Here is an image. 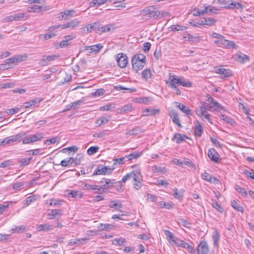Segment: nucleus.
<instances>
[{
	"instance_id": "1",
	"label": "nucleus",
	"mask_w": 254,
	"mask_h": 254,
	"mask_svg": "<svg viewBox=\"0 0 254 254\" xmlns=\"http://www.w3.org/2000/svg\"><path fill=\"white\" fill-rule=\"evenodd\" d=\"M168 80L165 81L168 86H171L178 84L183 87H190L192 86V83L188 80H186L183 76H178L172 73H169Z\"/></svg>"
},
{
	"instance_id": "2",
	"label": "nucleus",
	"mask_w": 254,
	"mask_h": 254,
	"mask_svg": "<svg viewBox=\"0 0 254 254\" xmlns=\"http://www.w3.org/2000/svg\"><path fill=\"white\" fill-rule=\"evenodd\" d=\"M131 63L133 69L137 72L144 66L145 56L142 54H136L132 58Z\"/></svg>"
},
{
	"instance_id": "3",
	"label": "nucleus",
	"mask_w": 254,
	"mask_h": 254,
	"mask_svg": "<svg viewBox=\"0 0 254 254\" xmlns=\"http://www.w3.org/2000/svg\"><path fill=\"white\" fill-rule=\"evenodd\" d=\"M139 12L140 14L147 16L149 18H157L160 15V12L156 10L155 7L153 6L146 7Z\"/></svg>"
},
{
	"instance_id": "4",
	"label": "nucleus",
	"mask_w": 254,
	"mask_h": 254,
	"mask_svg": "<svg viewBox=\"0 0 254 254\" xmlns=\"http://www.w3.org/2000/svg\"><path fill=\"white\" fill-rule=\"evenodd\" d=\"M129 180H132V182L138 180H142V176L139 169H135L126 174L122 179L121 182L125 183Z\"/></svg>"
},
{
	"instance_id": "5",
	"label": "nucleus",
	"mask_w": 254,
	"mask_h": 254,
	"mask_svg": "<svg viewBox=\"0 0 254 254\" xmlns=\"http://www.w3.org/2000/svg\"><path fill=\"white\" fill-rule=\"evenodd\" d=\"M196 114L200 117L203 121H207L210 124H212L211 119L210 118V115L207 111L205 110V107L199 106L195 110Z\"/></svg>"
},
{
	"instance_id": "6",
	"label": "nucleus",
	"mask_w": 254,
	"mask_h": 254,
	"mask_svg": "<svg viewBox=\"0 0 254 254\" xmlns=\"http://www.w3.org/2000/svg\"><path fill=\"white\" fill-rule=\"evenodd\" d=\"M116 60L118 65L121 68L126 67L128 63L127 56L123 53H119L116 56Z\"/></svg>"
},
{
	"instance_id": "7",
	"label": "nucleus",
	"mask_w": 254,
	"mask_h": 254,
	"mask_svg": "<svg viewBox=\"0 0 254 254\" xmlns=\"http://www.w3.org/2000/svg\"><path fill=\"white\" fill-rule=\"evenodd\" d=\"M43 138V133H38L35 134L29 135L24 138L22 140L23 144H30L36 141H40Z\"/></svg>"
},
{
	"instance_id": "8",
	"label": "nucleus",
	"mask_w": 254,
	"mask_h": 254,
	"mask_svg": "<svg viewBox=\"0 0 254 254\" xmlns=\"http://www.w3.org/2000/svg\"><path fill=\"white\" fill-rule=\"evenodd\" d=\"M214 43L219 46L224 47L227 48H233V49H236L237 48V46L235 43L231 41L224 39L223 38L215 41Z\"/></svg>"
},
{
	"instance_id": "9",
	"label": "nucleus",
	"mask_w": 254,
	"mask_h": 254,
	"mask_svg": "<svg viewBox=\"0 0 254 254\" xmlns=\"http://www.w3.org/2000/svg\"><path fill=\"white\" fill-rule=\"evenodd\" d=\"M26 134L27 133L25 132H21L16 135L10 136L4 138L2 143L9 144L12 142L20 141L21 138L25 136Z\"/></svg>"
},
{
	"instance_id": "10",
	"label": "nucleus",
	"mask_w": 254,
	"mask_h": 254,
	"mask_svg": "<svg viewBox=\"0 0 254 254\" xmlns=\"http://www.w3.org/2000/svg\"><path fill=\"white\" fill-rule=\"evenodd\" d=\"M115 168L113 167L112 168H110L108 166H105L103 168H100L98 167L93 173V176L95 175H106L111 174L112 171L114 170Z\"/></svg>"
},
{
	"instance_id": "11",
	"label": "nucleus",
	"mask_w": 254,
	"mask_h": 254,
	"mask_svg": "<svg viewBox=\"0 0 254 254\" xmlns=\"http://www.w3.org/2000/svg\"><path fill=\"white\" fill-rule=\"evenodd\" d=\"M103 48V46H102L100 44H97L96 45H93L90 46H86L84 47V51L86 52L87 54H91V53H98L101 49Z\"/></svg>"
},
{
	"instance_id": "12",
	"label": "nucleus",
	"mask_w": 254,
	"mask_h": 254,
	"mask_svg": "<svg viewBox=\"0 0 254 254\" xmlns=\"http://www.w3.org/2000/svg\"><path fill=\"white\" fill-rule=\"evenodd\" d=\"M78 14H75V10L73 9L66 10L64 11H62L59 14L58 17L60 19H67L70 17L77 16Z\"/></svg>"
},
{
	"instance_id": "13",
	"label": "nucleus",
	"mask_w": 254,
	"mask_h": 254,
	"mask_svg": "<svg viewBox=\"0 0 254 254\" xmlns=\"http://www.w3.org/2000/svg\"><path fill=\"white\" fill-rule=\"evenodd\" d=\"M208 156L211 161L217 163L220 160V155L213 148H210L208 150Z\"/></svg>"
},
{
	"instance_id": "14",
	"label": "nucleus",
	"mask_w": 254,
	"mask_h": 254,
	"mask_svg": "<svg viewBox=\"0 0 254 254\" xmlns=\"http://www.w3.org/2000/svg\"><path fill=\"white\" fill-rule=\"evenodd\" d=\"M198 254H207L208 252V247L205 241L201 242L197 248Z\"/></svg>"
},
{
	"instance_id": "15",
	"label": "nucleus",
	"mask_w": 254,
	"mask_h": 254,
	"mask_svg": "<svg viewBox=\"0 0 254 254\" xmlns=\"http://www.w3.org/2000/svg\"><path fill=\"white\" fill-rule=\"evenodd\" d=\"M164 233L169 243L171 245H174L178 238L169 230H165Z\"/></svg>"
},
{
	"instance_id": "16",
	"label": "nucleus",
	"mask_w": 254,
	"mask_h": 254,
	"mask_svg": "<svg viewBox=\"0 0 254 254\" xmlns=\"http://www.w3.org/2000/svg\"><path fill=\"white\" fill-rule=\"evenodd\" d=\"M216 73L220 74L222 77H228L232 75L230 70L223 68H218L216 69Z\"/></svg>"
},
{
	"instance_id": "17",
	"label": "nucleus",
	"mask_w": 254,
	"mask_h": 254,
	"mask_svg": "<svg viewBox=\"0 0 254 254\" xmlns=\"http://www.w3.org/2000/svg\"><path fill=\"white\" fill-rule=\"evenodd\" d=\"M203 132V128L200 123L196 121L195 123V126L194 128V134L195 136L200 137Z\"/></svg>"
},
{
	"instance_id": "18",
	"label": "nucleus",
	"mask_w": 254,
	"mask_h": 254,
	"mask_svg": "<svg viewBox=\"0 0 254 254\" xmlns=\"http://www.w3.org/2000/svg\"><path fill=\"white\" fill-rule=\"evenodd\" d=\"M207 101L211 104V106H212V108L214 109V111H216L217 110L224 109V107L211 97L210 96L208 98Z\"/></svg>"
},
{
	"instance_id": "19",
	"label": "nucleus",
	"mask_w": 254,
	"mask_h": 254,
	"mask_svg": "<svg viewBox=\"0 0 254 254\" xmlns=\"http://www.w3.org/2000/svg\"><path fill=\"white\" fill-rule=\"evenodd\" d=\"M99 24L97 22L87 25L84 28H83V32L84 33L91 32L93 30H95L98 26Z\"/></svg>"
},
{
	"instance_id": "20",
	"label": "nucleus",
	"mask_w": 254,
	"mask_h": 254,
	"mask_svg": "<svg viewBox=\"0 0 254 254\" xmlns=\"http://www.w3.org/2000/svg\"><path fill=\"white\" fill-rule=\"evenodd\" d=\"M47 9L45 7L38 5H34L29 6L27 8V11L29 12H38L42 10H46Z\"/></svg>"
},
{
	"instance_id": "21",
	"label": "nucleus",
	"mask_w": 254,
	"mask_h": 254,
	"mask_svg": "<svg viewBox=\"0 0 254 254\" xmlns=\"http://www.w3.org/2000/svg\"><path fill=\"white\" fill-rule=\"evenodd\" d=\"M201 178L209 182L215 184L218 182V180L214 177H212L209 174L204 172L201 174Z\"/></svg>"
},
{
	"instance_id": "22",
	"label": "nucleus",
	"mask_w": 254,
	"mask_h": 254,
	"mask_svg": "<svg viewBox=\"0 0 254 254\" xmlns=\"http://www.w3.org/2000/svg\"><path fill=\"white\" fill-rule=\"evenodd\" d=\"M187 138L188 137L184 134L176 133L172 138V140L175 141L178 144H180L185 141V139Z\"/></svg>"
},
{
	"instance_id": "23",
	"label": "nucleus",
	"mask_w": 254,
	"mask_h": 254,
	"mask_svg": "<svg viewBox=\"0 0 254 254\" xmlns=\"http://www.w3.org/2000/svg\"><path fill=\"white\" fill-rule=\"evenodd\" d=\"M101 183L104 184L103 185H102L104 190H107L113 187L114 184L113 180H111L108 179H104L102 181H101Z\"/></svg>"
},
{
	"instance_id": "24",
	"label": "nucleus",
	"mask_w": 254,
	"mask_h": 254,
	"mask_svg": "<svg viewBox=\"0 0 254 254\" xmlns=\"http://www.w3.org/2000/svg\"><path fill=\"white\" fill-rule=\"evenodd\" d=\"M152 76V72L150 68H146L142 71L141 77L146 81L150 79Z\"/></svg>"
},
{
	"instance_id": "25",
	"label": "nucleus",
	"mask_w": 254,
	"mask_h": 254,
	"mask_svg": "<svg viewBox=\"0 0 254 254\" xmlns=\"http://www.w3.org/2000/svg\"><path fill=\"white\" fill-rule=\"evenodd\" d=\"M111 119V116L101 117L96 121L95 124L98 126L107 124Z\"/></svg>"
},
{
	"instance_id": "26",
	"label": "nucleus",
	"mask_w": 254,
	"mask_h": 254,
	"mask_svg": "<svg viewBox=\"0 0 254 254\" xmlns=\"http://www.w3.org/2000/svg\"><path fill=\"white\" fill-rule=\"evenodd\" d=\"M169 116L172 119L173 122L175 124H176L179 127H181L178 115L175 111H171L170 112Z\"/></svg>"
},
{
	"instance_id": "27",
	"label": "nucleus",
	"mask_w": 254,
	"mask_h": 254,
	"mask_svg": "<svg viewBox=\"0 0 254 254\" xmlns=\"http://www.w3.org/2000/svg\"><path fill=\"white\" fill-rule=\"evenodd\" d=\"M62 214V211L60 210L52 209L48 214V219H53L54 217L58 216L60 217Z\"/></svg>"
},
{
	"instance_id": "28",
	"label": "nucleus",
	"mask_w": 254,
	"mask_h": 254,
	"mask_svg": "<svg viewBox=\"0 0 254 254\" xmlns=\"http://www.w3.org/2000/svg\"><path fill=\"white\" fill-rule=\"evenodd\" d=\"M187 28V27L185 26L178 24L172 25L168 28L170 31H184Z\"/></svg>"
},
{
	"instance_id": "29",
	"label": "nucleus",
	"mask_w": 254,
	"mask_h": 254,
	"mask_svg": "<svg viewBox=\"0 0 254 254\" xmlns=\"http://www.w3.org/2000/svg\"><path fill=\"white\" fill-rule=\"evenodd\" d=\"M109 0H93L89 3L90 7H95L106 3Z\"/></svg>"
},
{
	"instance_id": "30",
	"label": "nucleus",
	"mask_w": 254,
	"mask_h": 254,
	"mask_svg": "<svg viewBox=\"0 0 254 254\" xmlns=\"http://www.w3.org/2000/svg\"><path fill=\"white\" fill-rule=\"evenodd\" d=\"M143 131L142 129L139 127H136L127 133V135H136Z\"/></svg>"
},
{
	"instance_id": "31",
	"label": "nucleus",
	"mask_w": 254,
	"mask_h": 254,
	"mask_svg": "<svg viewBox=\"0 0 254 254\" xmlns=\"http://www.w3.org/2000/svg\"><path fill=\"white\" fill-rule=\"evenodd\" d=\"M82 195V193L77 190H71L67 193L68 197L73 198H81Z\"/></svg>"
},
{
	"instance_id": "32",
	"label": "nucleus",
	"mask_w": 254,
	"mask_h": 254,
	"mask_svg": "<svg viewBox=\"0 0 254 254\" xmlns=\"http://www.w3.org/2000/svg\"><path fill=\"white\" fill-rule=\"evenodd\" d=\"M38 229L39 231H47L53 230V225H50L48 224H41L38 226Z\"/></svg>"
},
{
	"instance_id": "33",
	"label": "nucleus",
	"mask_w": 254,
	"mask_h": 254,
	"mask_svg": "<svg viewBox=\"0 0 254 254\" xmlns=\"http://www.w3.org/2000/svg\"><path fill=\"white\" fill-rule=\"evenodd\" d=\"M235 189L237 191L243 196L246 197L247 196L248 193L245 188H242L238 185H236L235 186Z\"/></svg>"
},
{
	"instance_id": "34",
	"label": "nucleus",
	"mask_w": 254,
	"mask_h": 254,
	"mask_svg": "<svg viewBox=\"0 0 254 254\" xmlns=\"http://www.w3.org/2000/svg\"><path fill=\"white\" fill-rule=\"evenodd\" d=\"M42 101L41 99H36L32 100H31L29 102H27L24 103V107L25 108H28L36 104L37 102L40 103Z\"/></svg>"
},
{
	"instance_id": "35",
	"label": "nucleus",
	"mask_w": 254,
	"mask_h": 254,
	"mask_svg": "<svg viewBox=\"0 0 254 254\" xmlns=\"http://www.w3.org/2000/svg\"><path fill=\"white\" fill-rule=\"evenodd\" d=\"M219 238L220 235L218 232L217 230L214 231L212 233V239L214 246H218V243L219 240Z\"/></svg>"
},
{
	"instance_id": "36",
	"label": "nucleus",
	"mask_w": 254,
	"mask_h": 254,
	"mask_svg": "<svg viewBox=\"0 0 254 254\" xmlns=\"http://www.w3.org/2000/svg\"><path fill=\"white\" fill-rule=\"evenodd\" d=\"M122 206V204L118 200L110 201L109 205L110 208H115L116 210H118L119 208H121Z\"/></svg>"
},
{
	"instance_id": "37",
	"label": "nucleus",
	"mask_w": 254,
	"mask_h": 254,
	"mask_svg": "<svg viewBox=\"0 0 254 254\" xmlns=\"http://www.w3.org/2000/svg\"><path fill=\"white\" fill-rule=\"evenodd\" d=\"M237 60L240 63H244L249 60V57L243 53H240L237 57Z\"/></svg>"
},
{
	"instance_id": "38",
	"label": "nucleus",
	"mask_w": 254,
	"mask_h": 254,
	"mask_svg": "<svg viewBox=\"0 0 254 254\" xmlns=\"http://www.w3.org/2000/svg\"><path fill=\"white\" fill-rule=\"evenodd\" d=\"M127 161L126 156L124 157H122L119 158L114 159H113V165H122L125 163V162Z\"/></svg>"
},
{
	"instance_id": "39",
	"label": "nucleus",
	"mask_w": 254,
	"mask_h": 254,
	"mask_svg": "<svg viewBox=\"0 0 254 254\" xmlns=\"http://www.w3.org/2000/svg\"><path fill=\"white\" fill-rule=\"evenodd\" d=\"M98 228L101 230L109 231L113 228V225L109 224L100 223L98 226Z\"/></svg>"
},
{
	"instance_id": "40",
	"label": "nucleus",
	"mask_w": 254,
	"mask_h": 254,
	"mask_svg": "<svg viewBox=\"0 0 254 254\" xmlns=\"http://www.w3.org/2000/svg\"><path fill=\"white\" fill-rule=\"evenodd\" d=\"M177 107L179 108L183 113H185L186 114L188 115H191V111L189 109V108L186 107L185 105L179 103L177 106Z\"/></svg>"
},
{
	"instance_id": "41",
	"label": "nucleus",
	"mask_w": 254,
	"mask_h": 254,
	"mask_svg": "<svg viewBox=\"0 0 254 254\" xmlns=\"http://www.w3.org/2000/svg\"><path fill=\"white\" fill-rule=\"evenodd\" d=\"M80 23V21L77 19H74L68 22L69 28L74 29Z\"/></svg>"
},
{
	"instance_id": "42",
	"label": "nucleus",
	"mask_w": 254,
	"mask_h": 254,
	"mask_svg": "<svg viewBox=\"0 0 254 254\" xmlns=\"http://www.w3.org/2000/svg\"><path fill=\"white\" fill-rule=\"evenodd\" d=\"M25 230V227L24 226H14L10 230V231L12 233H20L24 231Z\"/></svg>"
},
{
	"instance_id": "43",
	"label": "nucleus",
	"mask_w": 254,
	"mask_h": 254,
	"mask_svg": "<svg viewBox=\"0 0 254 254\" xmlns=\"http://www.w3.org/2000/svg\"><path fill=\"white\" fill-rule=\"evenodd\" d=\"M16 62L19 63L25 61L27 58V55L24 54L23 55H18L14 56Z\"/></svg>"
},
{
	"instance_id": "44",
	"label": "nucleus",
	"mask_w": 254,
	"mask_h": 254,
	"mask_svg": "<svg viewBox=\"0 0 254 254\" xmlns=\"http://www.w3.org/2000/svg\"><path fill=\"white\" fill-rule=\"evenodd\" d=\"M113 27L111 24H108L104 26H102L98 28V30L99 32L103 33L109 31L112 27Z\"/></svg>"
},
{
	"instance_id": "45",
	"label": "nucleus",
	"mask_w": 254,
	"mask_h": 254,
	"mask_svg": "<svg viewBox=\"0 0 254 254\" xmlns=\"http://www.w3.org/2000/svg\"><path fill=\"white\" fill-rule=\"evenodd\" d=\"M173 191L174 192L173 193V196L175 198L179 199V200L182 199L183 196V190L178 192L177 189L175 188L173 189Z\"/></svg>"
},
{
	"instance_id": "46",
	"label": "nucleus",
	"mask_w": 254,
	"mask_h": 254,
	"mask_svg": "<svg viewBox=\"0 0 254 254\" xmlns=\"http://www.w3.org/2000/svg\"><path fill=\"white\" fill-rule=\"evenodd\" d=\"M178 223L179 225H182L187 228H189L190 225V223L187 220L182 218L178 219Z\"/></svg>"
},
{
	"instance_id": "47",
	"label": "nucleus",
	"mask_w": 254,
	"mask_h": 254,
	"mask_svg": "<svg viewBox=\"0 0 254 254\" xmlns=\"http://www.w3.org/2000/svg\"><path fill=\"white\" fill-rule=\"evenodd\" d=\"M71 160H73L72 157H69L67 159H64L61 161L60 163V165L63 167H67L69 165H71Z\"/></svg>"
},
{
	"instance_id": "48",
	"label": "nucleus",
	"mask_w": 254,
	"mask_h": 254,
	"mask_svg": "<svg viewBox=\"0 0 254 254\" xmlns=\"http://www.w3.org/2000/svg\"><path fill=\"white\" fill-rule=\"evenodd\" d=\"M212 206L219 212L222 213L223 211V207L216 201L212 200Z\"/></svg>"
},
{
	"instance_id": "49",
	"label": "nucleus",
	"mask_w": 254,
	"mask_h": 254,
	"mask_svg": "<svg viewBox=\"0 0 254 254\" xmlns=\"http://www.w3.org/2000/svg\"><path fill=\"white\" fill-rule=\"evenodd\" d=\"M174 245L177 247H181L184 249H186L189 244L178 239Z\"/></svg>"
},
{
	"instance_id": "50",
	"label": "nucleus",
	"mask_w": 254,
	"mask_h": 254,
	"mask_svg": "<svg viewBox=\"0 0 254 254\" xmlns=\"http://www.w3.org/2000/svg\"><path fill=\"white\" fill-rule=\"evenodd\" d=\"M141 154V153L134 152L133 153L129 154L127 155H126V157L127 161L131 160L133 159H135L138 157Z\"/></svg>"
},
{
	"instance_id": "51",
	"label": "nucleus",
	"mask_w": 254,
	"mask_h": 254,
	"mask_svg": "<svg viewBox=\"0 0 254 254\" xmlns=\"http://www.w3.org/2000/svg\"><path fill=\"white\" fill-rule=\"evenodd\" d=\"M99 148L98 146H91L87 150L88 155H91L96 153Z\"/></svg>"
},
{
	"instance_id": "52",
	"label": "nucleus",
	"mask_w": 254,
	"mask_h": 254,
	"mask_svg": "<svg viewBox=\"0 0 254 254\" xmlns=\"http://www.w3.org/2000/svg\"><path fill=\"white\" fill-rule=\"evenodd\" d=\"M15 21H20L26 19L25 14L23 13H17L14 14Z\"/></svg>"
},
{
	"instance_id": "53",
	"label": "nucleus",
	"mask_w": 254,
	"mask_h": 254,
	"mask_svg": "<svg viewBox=\"0 0 254 254\" xmlns=\"http://www.w3.org/2000/svg\"><path fill=\"white\" fill-rule=\"evenodd\" d=\"M231 206L238 211L242 212L243 211L242 207L235 200L232 201Z\"/></svg>"
},
{
	"instance_id": "54",
	"label": "nucleus",
	"mask_w": 254,
	"mask_h": 254,
	"mask_svg": "<svg viewBox=\"0 0 254 254\" xmlns=\"http://www.w3.org/2000/svg\"><path fill=\"white\" fill-rule=\"evenodd\" d=\"M132 107L131 105L128 104L124 106L121 110V113H125L127 112H129L132 110Z\"/></svg>"
},
{
	"instance_id": "55",
	"label": "nucleus",
	"mask_w": 254,
	"mask_h": 254,
	"mask_svg": "<svg viewBox=\"0 0 254 254\" xmlns=\"http://www.w3.org/2000/svg\"><path fill=\"white\" fill-rule=\"evenodd\" d=\"M142 180H138L135 182H132L133 188L136 190H139L141 189L142 185L141 183Z\"/></svg>"
},
{
	"instance_id": "56",
	"label": "nucleus",
	"mask_w": 254,
	"mask_h": 254,
	"mask_svg": "<svg viewBox=\"0 0 254 254\" xmlns=\"http://www.w3.org/2000/svg\"><path fill=\"white\" fill-rule=\"evenodd\" d=\"M135 102L139 103H144L147 104L149 101V98L148 97H141V98H137L135 99Z\"/></svg>"
},
{
	"instance_id": "57",
	"label": "nucleus",
	"mask_w": 254,
	"mask_h": 254,
	"mask_svg": "<svg viewBox=\"0 0 254 254\" xmlns=\"http://www.w3.org/2000/svg\"><path fill=\"white\" fill-rule=\"evenodd\" d=\"M105 92V90L104 89L100 88L97 89L92 94L95 97H99L103 95Z\"/></svg>"
},
{
	"instance_id": "58",
	"label": "nucleus",
	"mask_w": 254,
	"mask_h": 254,
	"mask_svg": "<svg viewBox=\"0 0 254 254\" xmlns=\"http://www.w3.org/2000/svg\"><path fill=\"white\" fill-rule=\"evenodd\" d=\"M92 190H95V192L97 193H101L104 191V189L102 188V185L101 186H98L97 185H93Z\"/></svg>"
},
{
	"instance_id": "59",
	"label": "nucleus",
	"mask_w": 254,
	"mask_h": 254,
	"mask_svg": "<svg viewBox=\"0 0 254 254\" xmlns=\"http://www.w3.org/2000/svg\"><path fill=\"white\" fill-rule=\"evenodd\" d=\"M200 107H205V110L206 111L207 110H209V111H214V109L212 108V106L210 105L208 103H207L206 102H202L201 103V105L199 106Z\"/></svg>"
},
{
	"instance_id": "60",
	"label": "nucleus",
	"mask_w": 254,
	"mask_h": 254,
	"mask_svg": "<svg viewBox=\"0 0 254 254\" xmlns=\"http://www.w3.org/2000/svg\"><path fill=\"white\" fill-rule=\"evenodd\" d=\"M159 205L161 208H166L167 209H170L172 208V205L171 204H169L168 203H166L164 201H161L159 202Z\"/></svg>"
},
{
	"instance_id": "61",
	"label": "nucleus",
	"mask_w": 254,
	"mask_h": 254,
	"mask_svg": "<svg viewBox=\"0 0 254 254\" xmlns=\"http://www.w3.org/2000/svg\"><path fill=\"white\" fill-rule=\"evenodd\" d=\"M253 173H254V170L253 169H251L250 172H249L246 169L242 170V173L245 174L247 177L251 178L252 176L253 175Z\"/></svg>"
},
{
	"instance_id": "62",
	"label": "nucleus",
	"mask_w": 254,
	"mask_h": 254,
	"mask_svg": "<svg viewBox=\"0 0 254 254\" xmlns=\"http://www.w3.org/2000/svg\"><path fill=\"white\" fill-rule=\"evenodd\" d=\"M216 20L212 18H206V25L208 26H211L214 24Z\"/></svg>"
},
{
	"instance_id": "63",
	"label": "nucleus",
	"mask_w": 254,
	"mask_h": 254,
	"mask_svg": "<svg viewBox=\"0 0 254 254\" xmlns=\"http://www.w3.org/2000/svg\"><path fill=\"white\" fill-rule=\"evenodd\" d=\"M55 36L56 34L55 33H51L50 34H43L41 35V38H42L43 40H47L51 38H53Z\"/></svg>"
},
{
	"instance_id": "64",
	"label": "nucleus",
	"mask_w": 254,
	"mask_h": 254,
	"mask_svg": "<svg viewBox=\"0 0 254 254\" xmlns=\"http://www.w3.org/2000/svg\"><path fill=\"white\" fill-rule=\"evenodd\" d=\"M112 104H110L104 106H101L100 107L99 110L100 111H109L112 110Z\"/></svg>"
}]
</instances>
